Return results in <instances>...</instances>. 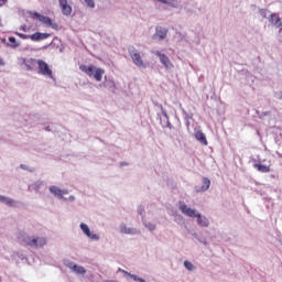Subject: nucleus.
Segmentation results:
<instances>
[{
    "mask_svg": "<svg viewBox=\"0 0 282 282\" xmlns=\"http://www.w3.org/2000/svg\"><path fill=\"white\" fill-rule=\"evenodd\" d=\"M79 69L80 72H84V74H86L89 77L94 76L97 83H100V80H102V76H105V69L96 68V66L94 65L87 66L85 64H82L79 66Z\"/></svg>",
    "mask_w": 282,
    "mask_h": 282,
    "instance_id": "obj_1",
    "label": "nucleus"
},
{
    "mask_svg": "<svg viewBox=\"0 0 282 282\" xmlns=\"http://www.w3.org/2000/svg\"><path fill=\"white\" fill-rule=\"evenodd\" d=\"M26 246H30L31 248H43L47 243V239L43 237H35L32 238L30 236L22 239Z\"/></svg>",
    "mask_w": 282,
    "mask_h": 282,
    "instance_id": "obj_2",
    "label": "nucleus"
},
{
    "mask_svg": "<svg viewBox=\"0 0 282 282\" xmlns=\"http://www.w3.org/2000/svg\"><path fill=\"white\" fill-rule=\"evenodd\" d=\"M36 65L39 74L42 76H47V78H54L52 68H50V65L45 61L37 59Z\"/></svg>",
    "mask_w": 282,
    "mask_h": 282,
    "instance_id": "obj_3",
    "label": "nucleus"
},
{
    "mask_svg": "<svg viewBox=\"0 0 282 282\" xmlns=\"http://www.w3.org/2000/svg\"><path fill=\"white\" fill-rule=\"evenodd\" d=\"M36 63H39V61L35 58H21V65L26 72H32V69L36 67Z\"/></svg>",
    "mask_w": 282,
    "mask_h": 282,
    "instance_id": "obj_4",
    "label": "nucleus"
},
{
    "mask_svg": "<svg viewBox=\"0 0 282 282\" xmlns=\"http://www.w3.org/2000/svg\"><path fill=\"white\" fill-rule=\"evenodd\" d=\"M130 58L137 67H147V65H144V61L142 59V55H140V52H131Z\"/></svg>",
    "mask_w": 282,
    "mask_h": 282,
    "instance_id": "obj_5",
    "label": "nucleus"
},
{
    "mask_svg": "<svg viewBox=\"0 0 282 282\" xmlns=\"http://www.w3.org/2000/svg\"><path fill=\"white\" fill-rule=\"evenodd\" d=\"M154 54L160 58V62L165 67V69H171V67H173V63H171L169 56L162 54L160 51H156Z\"/></svg>",
    "mask_w": 282,
    "mask_h": 282,
    "instance_id": "obj_6",
    "label": "nucleus"
},
{
    "mask_svg": "<svg viewBox=\"0 0 282 282\" xmlns=\"http://www.w3.org/2000/svg\"><path fill=\"white\" fill-rule=\"evenodd\" d=\"M180 210L181 213H183V215H185L186 217H197V210L186 206V204L181 203L180 204Z\"/></svg>",
    "mask_w": 282,
    "mask_h": 282,
    "instance_id": "obj_7",
    "label": "nucleus"
},
{
    "mask_svg": "<svg viewBox=\"0 0 282 282\" xmlns=\"http://www.w3.org/2000/svg\"><path fill=\"white\" fill-rule=\"evenodd\" d=\"M32 17L40 20V22L47 28H54V23H52V19H50V17H45L36 12L32 13Z\"/></svg>",
    "mask_w": 282,
    "mask_h": 282,
    "instance_id": "obj_8",
    "label": "nucleus"
},
{
    "mask_svg": "<svg viewBox=\"0 0 282 282\" xmlns=\"http://www.w3.org/2000/svg\"><path fill=\"white\" fill-rule=\"evenodd\" d=\"M80 229L83 230L84 235H86V237H88L89 239H94L95 241H98L100 239L98 235L91 234V230H89V226H87V224L82 223Z\"/></svg>",
    "mask_w": 282,
    "mask_h": 282,
    "instance_id": "obj_9",
    "label": "nucleus"
},
{
    "mask_svg": "<svg viewBox=\"0 0 282 282\" xmlns=\"http://www.w3.org/2000/svg\"><path fill=\"white\" fill-rule=\"evenodd\" d=\"M58 1H59V6L63 14H65V17H69V14H72V6L67 3V0H58Z\"/></svg>",
    "mask_w": 282,
    "mask_h": 282,
    "instance_id": "obj_10",
    "label": "nucleus"
},
{
    "mask_svg": "<svg viewBox=\"0 0 282 282\" xmlns=\"http://www.w3.org/2000/svg\"><path fill=\"white\" fill-rule=\"evenodd\" d=\"M45 39H50V34L48 33H41V32H36L30 35V40L31 41H45Z\"/></svg>",
    "mask_w": 282,
    "mask_h": 282,
    "instance_id": "obj_11",
    "label": "nucleus"
},
{
    "mask_svg": "<svg viewBox=\"0 0 282 282\" xmlns=\"http://www.w3.org/2000/svg\"><path fill=\"white\" fill-rule=\"evenodd\" d=\"M269 22L274 25L275 28H281L282 26V22H281V18L279 17V14L276 13H272L270 15Z\"/></svg>",
    "mask_w": 282,
    "mask_h": 282,
    "instance_id": "obj_12",
    "label": "nucleus"
},
{
    "mask_svg": "<svg viewBox=\"0 0 282 282\" xmlns=\"http://www.w3.org/2000/svg\"><path fill=\"white\" fill-rule=\"evenodd\" d=\"M196 219H197L198 226H202L203 228H208L210 223L208 221V218H206V216H202V214H197Z\"/></svg>",
    "mask_w": 282,
    "mask_h": 282,
    "instance_id": "obj_13",
    "label": "nucleus"
},
{
    "mask_svg": "<svg viewBox=\"0 0 282 282\" xmlns=\"http://www.w3.org/2000/svg\"><path fill=\"white\" fill-rule=\"evenodd\" d=\"M194 135L198 140V142H200L202 144H205V147L208 145V140H206V134H204L202 130L196 131Z\"/></svg>",
    "mask_w": 282,
    "mask_h": 282,
    "instance_id": "obj_14",
    "label": "nucleus"
},
{
    "mask_svg": "<svg viewBox=\"0 0 282 282\" xmlns=\"http://www.w3.org/2000/svg\"><path fill=\"white\" fill-rule=\"evenodd\" d=\"M50 192L55 195L56 197H63V195H67V191H63L57 186H51Z\"/></svg>",
    "mask_w": 282,
    "mask_h": 282,
    "instance_id": "obj_15",
    "label": "nucleus"
},
{
    "mask_svg": "<svg viewBox=\"0 0 282 282\" xmlns=\"http://www.w3.org/2000/svg\"><path fill=\"white\" fill-rule=\"evenodd\" d=\"M253 166L260 173H270V171H271L270 165H263V164L256 163Z\"/></svg>",
    "mask_w": 282,
    "mask_h": 282,
    "instance_id": "obj_16",
    "label": "nucleus"
},
{
    "mask_svg": "<svg viewBox=\"0 0 282 282\" xmlns=\"http://www.w3.org/2000/svg\"><path fill=\"white\" fill-rule=\"evenodd\" d=\"M120 232H122L123 235H137L138 230L129 228L126 225H123L120 227Z\"/></svg>",
    "mask_w": 282,
    "mask_h": 282,
    "instance_id": "obj_17",
    "label": "nucleus"
},
{
    "mask_svg": "<svg viewBox=\"0 0 282 282\" xmlns=\"http://www.w3.org/2000/svg\"><path fill=\"white\" fill-rule=\"evenodd\" d=\"M73 272H76V274H85L87 270H85V267H80L77 264H73L69 267Z\"/></svg>",
    "mask_w": 282,
    "mask_h": 282,
    "instance_id": "obj_18",
    "label": "nucleus"
},
{
    "mask_svg": "<svg viewBox=\"0 0 282 282\" xmlns=\"http://www.w3.org/2000/svg\"><path fill=\"white\" fill-rule=\"evenodd\" d=\"M167 34H169V30L162 29V28H156V36H159V39H161V41L166 39Z\"/></svg>",
    "mask_w": 282,
    "mask_h": 282,
    "instance_id": "obj_19",
    "label": "nucleus"
},
{
    "mask_svg": "<svg viewBox=\"0 0 282 282\" xmlns=\"http://www.w3.org/2000/svg\"><path fill=\"white\" fill-rule=\"evenodd\" d=\"M20 45L21 43H19L14 36H9V47L17 50Z\"/></svg>",
    "mask_w": 282,
    "mask_h": 282,
    "instance_id": "obj_20",
    "label": "nucleus"
},
{
    "mask_svg": "<svg viewBox=\"0 0 282 282\" xmlns=\"http://www.w3.org/2000/svg\"><path fill=\"white\" fill-rule=\"evenodd\" d=\"M0 202L6 204L7 206H14V200L12 198H8L6 196H0Z\"/></svg>",
    "mask_w": 282,
    "mask_h": 282,
    "instance_id": "obj_21",
    "label": "nucleus"
},
{
    "mask_svg": "<svg viewBox=\"0 0 282 282\" xmlns=\"http://www.w3.org/2000/svg\"><path fill=\"white\" fill-rule=\"evenodd\" d=\"M208 188H210V180L204 177L200 191L205 192V191H208Z\"/></svg>",
    "mask_w": 282,
    "mask_h": 282,
    "instance_id": "obj_22",
    "label": "nucleus"
},
{
    "mask_svg": "<svg viewBox=\"0 0 282 282\" xmlns=\"http://www.w3.org/2000/svg\"><path fill=\"white\" fill-rule=\"evenodd\" d=\"M184 267H185L186 270H188L189 272H193V270H195V265H194L191 261H188V260H185Z\"/></svg>",
    "mask_w": 282,
    "mask_h": 282,
    "instance_id": "obj_23",
    "label": "nucleus"
},
{
    "mask_svg": "<svg viewBox=\"0 0 282 282\" xmlns=\"http://www.w3.org/2000/svg\"><path fill=\"white\" fill-rule=\"evenodd\" d=\"M17 36H19L20 39H23L24 41L30 39V35L28 34H23V33H19V32H15Z\"/></svg>",
    "mask_w": 282,
    "mask_h": 282,
    "instance_id": "obj_24",
    "label": "nucleus"
},
{
    "mask_svg": "<svg viewBox=\"0 0 282 282\" xmlns=\"http://www.w3.org/2000/svg\"><path fill=\"white\" fill-rule=\"evenodd\" d=\"M85 3H87L88 8H96L94 0H85Z\"/></svg>",
    "mask_w": 282,
    "mask_h": 282,
    "instance_id": "obj_25",
    "label": "nucleus"
},
{
    "mask_svg": "<svg viewBox=\"0 0 282 282\" xmlns=\"http://www.w3.org/2000/svg\"><path fill=\"white\" fill-rule=\"evenodd\" d=\"M147 228H149V230H155V225L149 223L145 225Z\"/></svg>",
    "mask_w": 282,
    "mask_h": 282,
    "instance_id": "obj_26",
    "label": "nucleus"
},
{
    "mask_svg": "<svg viewBox=\"0 0 282 282\" xmlns=\"http://www.w3.org/2000/svg\"><path fill=\"white\" fill-rule=\"evenodd\" d=\"M8 6V0H0V8Z\"/></svg>",
    "mask_w": 282,
    "mask_h": 282,
    "instance_id": "obj_27",
    "label": "nucleus"
},
{
    "mask_svg": "<svg viewBox=\"0 0 282 282\" xmlns=\"http://www.w3.org/2000/svg\"><path fill=\"white\" fill-rule=\"evenodd\" d=\"M159 3H164L166 6H169V0H156Z\"/></svg>",
    "mask_w": 282,
    "mask_h": 282,
    "instance_id": "obj_28",
    "label": "nucleus"
},
{
    "mask_svg": "<svg viewBox=\"0 0 282 282\" xmlns=\"http://www.w3.org/2000/svg\"><path fill=\"white\" fill-rule=\"evenodd\" d=\"M20 30H22V32H28V26L22 25V26H20Z\"/></svg>",
    "mask_w": 282,
    "mask_h": 282,
    "instance_id": "obj_29",
    "label": "nucleus"
},
{
    "mask_svg": "<svg viewBox=\"0 0 282 282\" xmlns=\"http://www.w3.org/2000/svg\"><path fill=\"white\" fill-rule=\"evenodd\" d=\"M6 65V62L0 57V67H3Z\"/></svg>",
    "mask_w": 282,
    "mask_h": 282,
    "instance_id": "obj_30",
    "label": "nucleus"
},
{
    "mask_svg": "<svg viewBox=\"0 0 282 282\" xmlns=\"http://www.w3.org/2000/svg\"><path fill=\"white\" fill-rule=\"evenodd\" d=\"M20 169L25 170V169H28V165H25V164H21V165H20Z\"/></svg>",
    "mask_w": 282,
    "mask_h": 282,
    "instance_id": "obj_31",
    "label": "nucleus"
},
{
    "mask_svg": "<svg viewBox=\"0 0 282 282\" xmlns=\"http://www.w3.org/2000/svg\"><path fill=\"white\" fill-rule=\"evenodd\" d=\"M131 276V279H133V281H138V279H140V278H137L135 275H130Z\"/></svg>",
    "mask_w": 282,
    "mask_h": 282,
    "instance_id": "obj_32",
    "label": "nucleus"
},
{
    "mask_svg": "<svg viewBox=\"0 0 282 282\" xmlns=\"http://www.w3.org/2000/svg\"><path fill=\"white\" fill-rule=\"evenodd\" d=\"M120 272H123V274H128L127 271L122 270V269H119Z\"/></svg>",
    "mask_w": 282,
    "mask_h": 282,
    "instance_id": "obj_33",
    "label": "nucleus"
},
{
    "mask_svg": "<svg viewBox=\"0 0 282 282\" xmlns=\"http://www.w3.org/2000/svg\"><path fill=\"white\" fill-rule=\"evenodd\" d=\"M138 281H139V282H145L144 279H141V278L138 279Z\"/></svg>",
    "mask_w": 282,
    "mask_h": 282,
    "instance_id": "obj_34",
    "label": "nucleus"
}]
</instances>
